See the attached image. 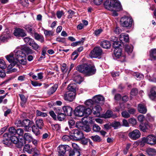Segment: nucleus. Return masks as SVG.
Here are the masks:
<instances>
[{
  "mask_svg": "<svg viewBox=\"0 0 156 156\" xmlns=\"http://www.w3.org/2000/svg\"><path fill=\"white\" fill-rule=\"evenodd\" d=\"M102 50L100 47H95L90 51L89 56L91 58H99L102 54Z\"/></svg>",
  "mask_w": 156,
  "mask_h": 156,
  "instance_id": "423d86ee",
  "label": "nucleus"
},
{
  "mask_svg": "<svg viewBox=\"0 0 156 156\" xmlns=\"http://www.w3.org/2000/svg\"><path fill=\"white\" fill-rule=\"evenodd\" d=\"M2 143L4 144H5L7 145H9L11 144L10 140V139H9V138L8 139H7V138H4V139L3 140Z\"/></svg>",
  "mask_w": 156,
  "mask_h": 156,
  "instance_id": "0e129e2a",
  "label": "nucleus"
},
{
  "mask_svg": "<svg viewBox=\"0 0 156 156\" xmlns=\"http://www.w3.org/2000/svg\"><path fill=\"white\" fill-rule=\"evenodd\" d=\"M17 123L21 124V126L24 127L27 131H28L29 128L31 127L33 123V122L27 119L23 120L22 122L20 120H18Z\"/></svg>",
  "mask_w": 156,
  "mask_h": 156,
  "instance_id": "1a4fd4ad",
  "label": "nucleus"
},
{
  "mask_svg": "<svg viewBox=\"0 0 156 156\" xmlns=\"http://www.w3.org/2000/svg\"><path fill=\"white\" fill-rule=\"evenodd\" d=\"M66 115L64 113H61L57 115V118L60 121L63 120L65 118Z\"/></svg>",
  "mask_w": 156,
  "mask_h": 156,
  "instance_id": "49530a36",
  "label": "nucleus"
},
{
  "mask_svg": "<svg viewBox=\"0 0 156 156\" xmlns=\"http://www.w3.org/2000/svg\"><path fill=\"white\" fill-rule=\"evenodd\" d=\"M149 96L152 100H154L156 98V87H154L151 88Z\"/></svg>",
  "mask_w": 156,
  "mask_h": 156,
  "instance_id": "a211bd4d",
  "label": "nucleus"
},
{
  "mask_svg": "<svg viewBox=\"0 0 156 156\" xmlns=\"http://www.w3.org/2000/svg\"><path fill=\"white\" fill-rule=\"evenodd\" d=\"M62 139L64 141H68L71 140L70 137L68 135L63 136L62 138Z\"/></svg>",
  "mask_w": 156,
  "mask_h": 156,
  "instance_id": "774afa93",
  "label": "nucleus"
},
{
  "mask_svg": "<svg viewBox=\"0 0 156 156\" xmlns=\"http://www.w3.org/2000/svg\"><path fill=\"white\" fill-rule=\"evenodd\" d=\"M129 137L131 139L136 140L138 139L140 136L141 133L140 131L137 129L133 130L129 133Z\"/></svg>",
  "mask_w": 156,
  "mask_h": 156,
  "instance_id": "f8f14e48",
  "label": "nucleus"
},
{
  "mask_svg": "<svg viewBox=\"0 0 156 156\" xmlns=\"http://www.w3.org/2000/svg\"><path fill=\"white\" fill-rule=\"evenodd\" d=\"M121 114L123 117L126 118H128L130 116V115L128 111H124L122 112Z\"/></svg>",
  "mask_w": 156,
  "mask_h": 156,
  "instance_id": "864d4df0",
  "label": "nucleus"
},
{
  "mask_svg": "<svg viewBox=\"0 0 156 156\" xmlns=\"http://www.w3.org/2000/svg\"><path fill=\"white\" fill-rule=\"evenodd\" d=\"M59 156H66V152H68L69 156H80V152L75 150H72L71 147L68 145L59 146L58 147Z\"/></svg>",
  "mask_w": 156,
  "mask_h": 156,
  "instance_id": "f03ea898",
  "label": "nucleus"
},
{
  "mask_svg": "<svg viewBox=\"0 0 156 156\" xmlns=\"http://www.w3.org/2000/svg\"><path fill=\"white\" fill-rule=\"evenodd\" d=\"M119 39L122 43L129 42V35L124 33L121 34L119 36Z\"/></svg>",
  "mask_w": 156,
  "mask_h": 156,
  "instance_id": "6ab92c4d",
  "label": "nucleus"
},
{
  "mask_svg": "<svg viewBox=\"0 0 156 156\" xmlns=\"http://www.w3.org/2000/svg\"><path fill=\"white\" fill-rule=\"evenodd\" d=\"M36 124L37 127L40 129H42L44 126L43 121L42 119L37 120L36 121Z\"/></svg>",
  "mask_w": 156,
  "mask_h": 156,
  "instance_id": "72a5a7b5",
  "label": "nucleus"
},
{
  "mask_svg": "<svg viewBox=\"0 0 156 156\" xmlns=\"http://www.w3.org/2000/svg\"><path fill=\"white\" fill-rule=\"evenodd\" d=\"M104 5L105 8L109 10L115 9L119 11L122 7L120 3L115 0H107L104 2Z\"/></svg>",
  "mask_w": 156,
  "mask_h": 156,
  "instance_id": "7ed1b4c3",
  "label": "nucleus"
},
{
  "mask_svg": "<svg viewBox=\"0 0 156 156\" xmlns=\"http://www.w3.org/2000/svg\"><path fill=\"white\" fill-rule=\"evenodd\" d=\"M24 42L27 44H29L30 46V44L34 40L33 39L30 38L29 37H26L23 39Z\"/></svg>",
  "mask_w": 156,
  "mask_h": 156,
  "instance_id": "37998d69",
  "label": "nucleus"
},
{
  "mask_svg": "<svg viewBox=\"0 0 156 156\" xmlns=\"http://www.w3.org/2000/svg\"><path fill=\"white\" fill-rule=\"evenodd\" d=\"M69 133L70 136L76 140H80L84 136L82 132L77 129H74L69 131Z\"/></svg>",
  "mask_w": 156,
  "mask_h": 156,
  "instance_id": "39448f33",
  "label": "nucleus"
},
{
  "mask_svg": "<svg viewBox=\"0 0 156 156\" xmlns=\"http://www.w3.org/2000/svg\"><path fill=\"white\" fill-rule=\"evenodd\" d=\"M20 3L23 6H27L29 5L28 0H21L20 1Z\"/></svg>",
  "mask_w": 156,
  "mask_h": 156,
  "instance_id": "13d9d810",
  "label": "nucleus"
},
{
  "mask_svg": "<svg viewBox=\"0 0 156 156\" xmlns=\"http://www.w3.org/2000/svg\"><path fill=\"white\" fill-rule=\"evenodd\" d=\"M150 56L152 59L156 60V49H151L150 51Z\"/></svg>",
  "mask_w": 156,
  "mask_h": 156,
  "instance_id": "473e14b6",
  "label": "nucleus"
},
{
  "mask_svg": "<svg viewBox=\"0 0 156 156\" xmlns=\"http://www.w3.org/2000/svg\"><path fill=\"white\" fill-rule=\"evenodd\" d=\"M50 115L55 120H56L57 119V116L54 112L53 111H51L49 112Z\"/></svg>",
  "mask_w": 156,
  "mask_h": 156,
  "instance_id": "69168bd1",
  "label": "nucleus"
},
{
  "mask_svg": "<svg viewBox=\"0 0 156 156\" xmlns=\"http://www.w3.org/2000/svg\"><path fill=\"white\" fill-rule=\"evenodd\" d=\"M146 152L150 156H152L156 154L155 150L152 148H148L146 150Z\"/></svg>",
  "mask_w": 156,
  "mask_h": 156,
  "instance_id": "c9c22d12",
  "label": "nucleus"
},
{
  "mask_svg": "<svg viewBox=\"0 0 156 156\" xmlns=\"http://www.w3.org/2000/svg\"><path fill=\"white\" fill-rule=\"evenodd\" d=\"M85 107L83 105H80L76 108L74 113L77 116L81 117L84 115Z\"/></svg>",
  "mask_w": 156,
  "mask_h": 156,
  "instance_id": "6e6552de",
  "label": "nucleus"
},
{
  "mask_svg": "<svg viewBox=\"0 0 156 156\" xmlns=\"http://www.w3.org/2000/svg\"><path fill=\"white\" fill-rule=\"evenodd\" d=\"M22 50H15L14 52L16 61L22 58H26V55Z\"/></svg>",
  "mask_w": 156,
  "mask_h": 156,
  "instance_id": "ddd939ff",
  "label": "nucleus"
},
{
  "mask_svg": "<svg viewBox=\"0 0 156 156\" xmlns=\"http://www.w3.org/2000/svg\"><path fill=\"white\" fill-rule=\"evenodd\" d=\"M90 138L94 142H100L101 140V137L98 135L91 136Z\"/></svg>",
  "mask_w": 156,
  "mask_h": 156,
  "instance_id": "58836bf2",
  "label": "nucleus"
},
{
  "mask_svg": "<svg viewBox=\"0 0 156 156\" xmlns=\"http://www.w3.org/2000/svg\"><path fill=\"white\" fill-rule=\"evenodd\" d=\"M93 129L94 132H98L101 129L100 127L97 124H94L93 126Z\"/></svg>",
  "mask_w": 156,
  "mask_h": 156,
  "instance_id": "052dcab7",
  "label": "nucleus"
},
{
  "mask_svg": "<svg viewBox=\"0 0 156 156\" xmlns=\"http://www.w3.org/2000/svg\"><path fill=\"white\" fill-rule=\"evenodd\" d=\"M77 87L76 84L74 83H71L67 87V88L69 91L76 93V89Z\"/></svg>",
  "mask_w": 156,
  "mask_h": 156,
  "instance_id": "b1692460",
  "label": "nucleus"
},
{
  "mask_svg": "<svg viewBox=\"0 0 156 156\" xmlns=\"http://www.w3.org/2000/svg\"><path fill=\"white\" fill-rule=\"evenodd\" d=\"M101 110V108L100 106L97 105L93 108L92 112L95 116L99 117L100 115V111Z\"/></svg>",
  "mask_w": 156,
  "mask_h": 156,
  "instance_id": "aec40b11",
  "label": "nucleus"
},
{
  "mask_svg": "<svg viewBox=\"0 0 156 156\" xmlns=\"http://www.w3.org/2000/svg\"><path fill=\"white\" fill-rule=\"evenodd\" d=\"M51 126L53 129L56 131L58 130L60 128V126L58 124H52Z\"/></svg>",
  "mask_w": 156,
  "mask_h": 156,
  "instance_id": "e2e57ef3",
  "label": "nucleus"
},
{
  "mask_svg": "<svg viewBox=\"0 0 156 156\" xmlns=\"http://www.w3.org/2000/svg\"><path fill=\"white\" fill-rule=\"evenodd\" d=\"M33 35H34V38L36 40L40 41L41 43L44 41V38L41 34H38L35 31L33 33Z\"/></svg>",
  "mask_w": 156,
  "mask_h": 156,
  "instance_id": "412c9836",
  "label": "nucleus"
},
{
  "mask_svg": "<svg viewBox=\"0 0 156 156\" xmlns=\"http://www.w3.org/2000/svg\"><path fill=\"white\" fill-rule=\"evenodd\" d=\"M47 49L48 48L47 47H44L43 48L41 52V55L39 58L40 59H41L42 58H45V56Z\"/></svg>",
  "mask_w": 156,
  "mask_h": 156,
  "instance_id": "c03bdc74",
  "label": "nucleus"
},
{
  "mask_svg": "<svg viewBox=\"0 0 156 156\" xmlns=\"http://www.w3.org/2000/svg\"><path fill=\"white\" fill-rule=\"evenodd\" d=\"M111 126L115 129H117L119 126H121V124L119 122L114 121L111 124Z\"/></svg>",
  "mask_w": 156,
  "mask_h": 156,
  "instance_id": "a18cd8bd",
  "label": "nucleus"
},
{
  "mask_svg": "<svg viewBox=\"0 0 156 156\" xmlns=\"http://www.w3.org/2000/svg\"><path fill=\"white\" fill-rule=\"evenodd\" d=\"M91 110L89 108H86L85 107V110H84V115L86 116L89 115L91 113Z\"/></svg>",
  "mask_w": 156,
  "mask_h": 156,
  "instance_id": "680f3d73",
  "label": "nucleus"
},
{
  "mask_svg": "<svg viewBox=\"0 0 156 156\" xmlns=\"http://www.w3.org/2000/svg\"><path fill=\"white\" fill-rule=\"evenodd\" d=\"M119 136L123 139H126L127 137V134L126 133L120 132L118 133Z\"/></svg>",
  "mask_w": 156,
  "mask_h": 156,
  "instance_id": "5fc2aeb1",
  "label": "nucleus"
},
{
  "mask_svg": "<svg viewBox=\"0 0 156 156\" xmlns=\"http://www.w3.org/2000/svg\"><path fill=\"white\" fill-rule=\"evenodd\" d=\"M144 143H147L151 145L156 144V137L152 135H148L147 137H144L142 139Z\"/></svg>",
  "mask_w": 156,
  "mask_h": 156,
  "instance_id": "0eeeda50",
  "label": "nucleus"
},
{
  "mask_svg": "<svg viewBox=\"0 0 156 156\" xmlns=\"http://www.w3.org/2000/svg\"><path fill=\"white\" fill-rule=\"evenodd\" d=\"M6 67V66L4 60L0 59V68L3 69Z\"/></svg>",
  "mask_w": 156,
  "mask_h": 156,
  "instance_id": "4d7b16f0",
  "label": "nucleus"
},
{
  "mask_svg": "<svg viewBox=\"0 0 156 156\" xmlns=\"http://www.w3.org/2000/svg\"><path fill=\"white\" fill-rule=\"evenodd\" d=\"M58 87V85L55 84L48 90L47 91L48 94L49 95L53 94L56 91Z\"/></svg>",
  "mask_w": 156,
  "mask_h": 156,
  "instance_id": "bb28decb",
  "label": "nucleus"
},
{
  "mask_svg": "<svg viewBox=\"0 0 156 156\" xmlns=\"http://www.w3.org/2000/svg\"><path fill=\"white\" fill-rule=\"evenodd\" d=\"M5 57L7 60L11 63L10 65L11 66H14L16 64L17 62L14 52H12L10 54L6 55Z\"/></svg>",
  "mask_w": 156,
  "mask_h": 156,
  "instance_id": "9d476101",
  "label": "nucleus"
},
{
  "mask_svg": "<svg viewBox=\"0 0 156 156\" xmlns=\"http://www.w3.org/2000/svg\"><path fill=\"white\" fill-rule=\"evenodd\" d=\"M133 22L132 17L124 16L121 18L120 23L122 27L127 29H130L132 26Z\"/></svg>",
  "mask_w": 156,
  "mask_h": 156,
  "instance_id": "20e7f679",
  "label": "nucleus"
},
{
  "mask_svg": "<svg viewBox=\"0 0 156 156\" xmlns=\"http://www.w3.org/2000/svg\"><path fill=\"white\" fill-rule=\"evenodd\" d=\"M101 46L104 48H108L111 46V44L109 41L105 40L101 42Z\"/></svg>",
  "mask_w": 156,
  "mask_h": 156,
  "instance_id": "2f4dec72",
  "label": "nucleus"
},
{
  "mask_svg": "<svg viewBox=\"0 0 156 156\" xmlns=\"http://www.w3.org/2000/svg\"><path fill=\"white\" fill-rule=\"evenodd\" d=\"M9 35L8 34H3L0 37V41L2 42L7 41Z\"/></svg>",
  "mask_w": 156,
  "mask_h": 156,
  "instance_id": "a19ab883",
  "label": "nucleus"
},
{
  "mask_svg": "<svg viewBox=\"0 0 156 156\" xmlns=\"http://www.w3.org/2000/svg\"><path fill=\"white\" fill-rule=\"evenodd\" d=\"M20 50L24 52L25 55L31 54L35 52L29 47L27 45L21 46Z\"/></svg>",
  "mask_w": 156,
  "mask_h": 156,
  "instance_id": "f3484780",
  "label": "nucleus"
},
{
  "mask_svg": "<svg viewBox=\"0 0 156 156\" xmlns=\"http://www.w3.org/2000/svg\"><path fill=\"white\" fill-rule=\"evenodd\" d=\"M36 115L37 116H40L43 117H45L47 116L46 113L42 112L38 110L36 111Z\"/></svg>",
  "mask_w": 156,
  "mask_h": 156,
  "instance_id": "09e8293b",
  "label": "nucleus"
},
{
  "mask_svg": "<svg viewBox=\"0 0 156 156\" xmlns=\"http://www.w3.org/2000/svg\"><path fill=\"white\" fill-rule=\"evenodd\" d=\"M32 131L37 136L39 135L40 134V131L38 128L35 125H32L31 127Z\"/></svg>",
  "mask_w": 156,
  "mask_h": 156,
  "instance_id": "cd10ccee",
  "label": "nucleus"
},
{
  "mask_svg": "<svg viewBox=\"0 0 156 156\" xmlns=\"http://www.w3.org/2000/svg\"><path fill=\"white\" fill-rule=\"evenodd\" d=\"M112 111L108 110L107 111L106 113L103 115V117L105 119L110 118L112 116Z\"/></svg>",
  "mask_w": 156,
  "mask_h": 156,
  "instance_id": "79ce46f5",
  "label": "nucleus"
},
{
  "mask_svg": "<svg viewBox=\"0 0 156 156\" xmlns=\"http://www.w3.org/2000/svg\"><path fill=\"white\" fill-rule=\"evenodd\" d=\"M78 124L76 123V127L78 128H81L84 131L87 132H89L91 130V129L90 128V126L87 125H84L83 126H79L78 125H77Z\"/></svg>",
  "mask_w": 156,
  "mask_h": 156,
  "instance_id": "a878e982",
  "label": "nucleus"
},
{
  "mask_svg": "<svg viewBox=\"0 0 156 156\" xmlns=\"http://www.w3.org/2000/svg\"><path fill=\"white\" fill-rule=\"evenodd\" d=\"M62 109L64 113L66 115L69 116H71L73 113V109L70 106H65L63 107Z\"/></svg>",
  "mask_w": 156,
  "mask_h": 156,
  "instance_id": "dca6fc26",
  "label": "nucleus"
},
{
  "mask_svg": "<svg viewBox=\"0 0 156 156\" xmlns=\"http://www.w3.org/2000/svg\"><path fill=\"white\" fill-rule=\"evenodd\" d=\"M16 134L19 136H23L24 133V131L23 129L18 128L16 129Z\"/></svg>",
  "mask_w": 156,
  "mask_h": 156,
  "instance_id": "6e6d98bb",
  "label": "nucleus"
},
{
  "mask_svg": "<svg viewBox=\"0 0 156 156\" xmlns=\"http://www.w3.org/2000/svg\"><path fill=\"white\" fill-rule=\"evenodd\" d=\"M44 34L45 36H52L54 34V32L52 30H48L44 29Z\"/></svg>",
  "mask_w": 156,
  "mask_h": 156,
  "instance_id": "de8ad7c7",
  "label": "nucleus"
},
{
  "mask_svg": "<svg viewBox=\"0 0 156 156\" xmlns=\"http://www.w3.org/2000/svg\"><path fill=\"white\" fill-rule=\"evenodd\" d=\"M85 104L88 107H91L93 105H95V103L93 98L92 99H89L87 100L85 102Z\"/></svg>",
  "mask_w": 156,
  "mask_h": 156,
  "instance_id": "e433bc0d",
  "label": "nucleus"
},
{
  "mask_svg": "<svg viewBox=\"0 0 156 156\" xmlns=\"http://www.w3.org/2000/svg\"><path fill=\"white\" fill-rule=\"evenodd\" d=\"M30 46L32 47L34 50L35 51H37L40 49V46L35 42L34 40L31 43Z\"/></svg>",
  "mask_w": 156,
  "mask_h": 156,
  "instance_id": "f704fd0d",
  "label": "nucleus"
},
{
  "mask_svg": "<svg viewBox=\"0 0 156 156\" xmlns=\"http://www.w3.org/2000/svg\"><path fill=\"white\" fill-rule=\"evenodd\" d=\"M133 76L139 79L144 77L143 75L138 73H134L133 74Z\"/></svg>",
  "mask_w": 156,
  "mask_h": 156,
  "instance_id": "338daca9",
  "label": "nucleus"
},
{
  "mask_svg": "<svg viewBox=\"0 0 156 156\" xmlns=\"http://www.w3.org/2000/svg\"><path fill=\"white\" fill-rule=\"evenodd\" d=\"M23 138L25 141H27L28 142H30L32 140L33 138L31 134L29 133H25L23 136Z\"/></svg>",
  "mask_w": 156,
  "mask_h": 156,
  "instance_id": "c85d7f7f",
  "label": "nucleus"
},
{
  "mask_svg": "<svg viewBox=\"0 0 156 156\" xmlns=\"http://www.w3.org/2000/svg\"><path fill=\"white\" fill-rule=\"evenodd\" d=\"M133 46L131 45H126L125 49V51L128 54L131 53L133 50Z\"/></svg>",
  "mask_w": 156,
  "mask_h": 156,
  "instance_id": "4c0bfd02",
  "label": "nucleus"
},
{
  "mask_svg": "<svg viewBox=\"0 0 156 156\" xmlns=\"http://www.w3.org/2000/svg\"><path fill=\"white\" fill-rule=\"evenodd\" d=\"M24 28L28 32L30 33L32 35H33V33L35 32L34 29L31 25L30 24L26 25Z\"/></svg>",
  "mask_w": 156,
  "mask_h": 156,
  "instance_id": "393cba45",
  "label": "nucleus"
},
{
  "mask_svg": "<svg viewBox=\"0 0 156 156\" xmlns=\"http://www.w3.org/2000/svg\"><path fill=\"white\" fill-rule=\"evenodd\" d=\"M74 80L76 83L80 84L83 81V78L79 75L74 74Z\"/></svg>",
  "mask_w": 156,
  "mask_h": 156,
  "instance_id": "c756f323",
  "label": "nucleus"
},
{
  "mask_svg": "<svg viewBox=\"0 0 156 156\" xmlns=\"http://www.w3.org/2000/svg\"><path fill=\"white\" fill-rule=\"evenodd\" d=\"M9 138L10 141L14 144H17L19 141V138L15 136L12 135L10 136Z\"/></svg>",
  "mask_w": 156,
  "mask_h": 156,
  "instance_id": "ea45409f",
  "label": "nucleus"
},
{
  "mask_svg": "<svg viewBox=\"0 0 156 156\" xmlns=\"http://www.w3.org/2000/svg\"><path fill=\"white\" fill-rule=\"evenodd\" d=\"M80 140H81V143L82 144H86L87 143L88 141H90V139L85 138L84 136Z\"/></svg>",
  "mask_w": 156,
  "mask_h": 156,
  "instance_id": "bf43d9fd",
  "label": "nucleus"
},
{
  "mask_svg": "<svg viewBox=\"0 0 156 156\" xmlns=\"http://www.w3.org/2000/svg\"><path fill=\"white\" fill-rule=\"evenodd\" d=\"M76 93L70 91L66 92L64 95V99L67 101L71 102L75 99Z\"/></svg>",
  "mask_w": 156,
  "mask_h": 156,
  "instance_id": "9b49d317",
  "label": "nucleus"
},
{
  "mask_svg": "<svg viewBox=\"0 0 156 156\" xmlns=\"http://www.w3.org/2000/svg\"><path fill=\"white\" fill-rule=\"evenodd\" d=\"M121 42L119 41H116L114 42L113 44V46L115 49L117 48H120L119 47L121 46Z\"/></svg>",
  "mask_w": 156,
  "mask_h": 156,
  "instance_id": "603ef678",
  "label": "nucleus"
},
{
  "mask_svg": "<svg viewBox=\"0 0 156 156\" xmlns=\"http://www.w3.org/2000/svg\"><path fill=\"white\" fill-rule=\"evenodd\" d=\"M31 150L32 148H30V146L29 144H26L24 147L23 150L29 153H31Z\"/></svg>",
  "mask_w": 156,
  "mask_h": 156,
  "instance_id": "3c124183",
  "label": "nucleus"
},
{
  "mask_svg": "<svg viewBox=\"0 0 156 156\" xmlns=\"http://www.w3.org/2000/svg\"><path fill=\"white\" fill-rule=\"evenodd\" d=\"M140 129L143 132H145L150 127V126L147 123L141 124L139 126Z\"/></svg>",
  "mask_w": 156,
  "mask_h": 156,
  "instance_id": "5701e85b",
  "label": "nucleus"
},
{
  "mask_svg": "<svg viewBox=\"0 0 156 156\" xmlns=\"http://www.w3.org/2000/svg\"><path fill=\"white\" fill-rule=\"evenodd\" d=\"M122 49L121 48H117L114 50V54L115 57L119 58L121 55Z\"/></svg>",
  "mask_w": 156,
  "mask_h": 156,
  "instance_id": "7c9ffc66",
  "label": "nucleus"
},
{
  "mask_svg": "<svg viewBox=\"0 0 156 156\" xmlns=\"http://www.w3.org/2000/svg\"><path fill=\"white\" fill-rule=\"evenodd\" d=\"M137 108L139 112L140 113L145 114L147 112L146 107L144 104H139Z\"/></svg>",
  "mask_w": 156,
  "mask_h": 156,
  "instance_id": "4be33fe9",
  "label": "nucleus"
},
{
  "mask_svg": "<svg viewBox=\"0 0 156 156\" xmlns=\"http://www.w3.org/2000/svg\"><path fill=\"white\" fill-rule=\"evenodd\" d=\"M14 34L15 36L18 37H23L27 35L24 31L20 28L16 29L14 31Z\"/></svg>",
  "mask_w": 156,
  "mask_h": 156,
  "instance_id": "2eb2a0df",
  "label": "nucleus"
},
{
  "mask_svg": "<svg viewBox=\"0 0 156 156\" xmlns=\"http://www.w3.org/2000/svg\"><path fill=\"white\" fill-rule=\"evenodd\" d=\"M16 130L13 127H11L9 129V133L10 136L12 135L16 134Z\"/></svg>",
  "mask_w": 156,
  "mask_h": 156,
  "instance_id": "8fccbe9b",
  "label": "nucleus"
},
{
  "mask_svg": "<svg viewBox=\"0 0 156 156\" xmlns=\"http://www.w3.org/2000/svg\"><path fill=\"white\" fill-rule=\"evenodd\" d=\"M76 69L87 76L92 75L95 74L96 72V69L94 65L86 63L78 65L76 67Z\"/></svg>",
  "mask_w": 156,
  "mask_h": 156,
  "instance_id": "f257e3e1",
  "label": "nucleus"
},
{
  "mask_svg": "<svg viewBox=\"0 0 156 156\" xmlns=\"http://www.w3.org/2000/svg\"><path fill=\"white\" fill-rule=\"evenodd\" d=\"M93 99L95 103L103 105L105 101L104 97L101 95H96L93 97Z\"/></svg>",
  "mask_w": 156,
  "mask_h": 156,
  "instance_id": "4468645a",
  "label": "nucleus"
}]
</instances>
